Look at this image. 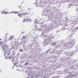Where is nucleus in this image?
Listing matches in <instances>:
<instances>
[{"label":"nucleus","instance_id":"f257e3e1","mask_svg":"<svg viewBox=\"0 0 78 78\" xmlns=\"http://www.w3.org/2000/svg\"><path fill=\"white\" fill-rule=\"evenodd\" d=\"M0 46L2 47V49H3L4 50H5V48H6V45H5L4 44V42L3 41L0 42Z\"/></svg>","mask_w":78,"mask_h":78},{"label":"nucleus","instance_id":"f03ea898","mask_svg":"<svg viewBox=\"0 0 78 78\" xmlns=\"http://www.w3.org/2000/svg\"><path fill=\"white\" fill-rule=\"evenodd\" d=\"M30 20V18L29 17H26L23 19V22H28Z\"/></svg>","mask_w":78,"mask_h":78},{"label":"nucleus","instance_id":"7ed1b4c3","mask_svg":"<svg viewBox=\"0 0 78 78\" xmlns=\"http://www.w3.org/2000/svg\"><path fill=\"white\" fill-rule=\"evenodd\" d=\"M24 14L25 16V15H27V14H30V9H27L26 11V12L24 13Z\"/></svg>","mask_w":78,"mask_h":78},{"label":"nucleus","instance_id":"20e7f679","mask_svg":"<svg viewBox=\"0 0 78 78\" xmlns=\"http://www.w3.org/2000/svg\"><path fill=\"white\" fill-rule=\"evenodd\" d=\"M18 16H19L20 17H22V16H25V14L23 13H18Z\"/></svg>","mask_w":78,"mask_h":78},{"label":"nucleus","instance_id":"39448f33","mask_svg":"<svg viewBox=\"0 0 78 78\" xmlns=\"http://www.w3.org/2000/svg\"><path fill=\"white\" fill-rule=\"evenodd\" d=\"M75 41L74 40L72 41H71L70 43H69V44L70 45H73L74 44H75Z\"/></svg>","mask_w":78,"mask_h":78},{"label":"nucleus","instance_id":"423d86ee","mask_svg":"<svg viewBox=\"0 0 78 78\" xmlns=\"http://www.w3.org/2000/svg\"><path fill=\"white\" fill-rule=\"evenodd\" d=\"M4 14H8L9 13L7 12H4Z\"/></svg>","mask_w":78,"mask_h":78},{"label":"nucleus","instance_id":"0eeeda50","mask_svg":"<svg viewBox=\"0 0 78 78\" xmlns=\"http://www.w3.org/2000/svg\"><path fill=\"white\" fill-rule=\"evenodd\" d=\"M9 59H12V57H11V56H9L8 57Z\"/></svg>","mask_w":78,"mask_h":78},{"label":"nucleus","instance_id":"6e6552de","mask_svg":"<svg viewBox=\"0 0 78 78\" xmlns=\"http://www.w3.org/2000/svg\"><path fill=\"white\" fill-rule=\"evenodd\" d=\"M23 39H27V37H26V36H23Z\"/></svg>","mask_w":78,"mask_h":78},{"label":"nucleus","instance_id":"1a4fd4ad","mask_svg":"<svg viewBox=\"0 0 78 78\" xmlns=\"http://www.w3.org/2000/svg\"><path fill=\"white\" fill-rule=\"evenodd\" d=\"M13 38V37H10V40L12 39Z\"/></svg>","mask_w":78,"mask_h":78},{"label":"nucleus","instance_id":"9d476101","mask_svg":"<svg viewBox=\"0 0 78 78\" xmlns=\"http://www.w3.org/2000/svg\"><path fill=\"white\" fill-rule=\"evenodd\" d=\"M28 63L27 62H26L25 64V66H27V65H28Z\"/></svg>","mask_w":78,"mask_h":78},{"label":"nucleus","instance_id":"9b49d317","mask_svg":"<svg viewBox=\"0 0 78 78\" xmlns=\"http://www.w3.org/2000/svg\"><path fill=\"white\" fill-rule=\"evenodd\" d=\"M15 14H18V13H19V12H14Z\"/></svg>","mask_w":78,"mask_h":78},{"label":"nucleus","instance_id":"f8f14e48","mask_svg":"<svg viewBox=\"0 0 78 78\" xmlns=\"http://www.w3.org/2000/svg\"><path fill=\"white\" fill-rule=\"evenodd\" d=\"M23 51V49H21L20 50V51H21V52H22V51Z\"/></svg>","mask_w":78,"mask_h":78},{"label":"nucleus","instance_id":"ddd939ff","mask_svg":"<svg viewBox=\"0 0 78 78\" xmlns=\"http://www.w3.org/2000/svg\"><path fill=\"white\" fill-rule=\"evenodd\" d=\"M3 12V11H2V14H3V13H4L3 12Z\"/></svg>","mask_w":78,"mask_h":78},{"label":"nucleus","instance_id":"4468645a","mask_svg":"<svg viewBox=\"0 0 78 78\" xmlns=\"http://www.w3.org/2000/svg\"><path fill=\"white\" fill-rule=\"evenodd\" d=\"M14 12H10V13H13Z\"/></svg>","mask_w":78,"mask_h":78},{"label":"nucleus","instance_id":"2eb2a0df","mask_svg":"<svg viewBox=\"0 0 78 78\" xmlns=\"http://www.w3.org/2000/svg\"><path fill=\"white\" fill-rule=\"evenodd\" d=\"M43 78H47V77H46V76H44V77Z\"/></svg>","mask_w":78,"mask_h":78},{"label":"nucleus","instance_id":"dca6fc26","mask_svg":"<svg viewBox=\"0 0 78 78\" xmlns=\"http://www.w3.org/2000/svg\"><path fill=\"white\" fill-rule=\"evenodd\" d=\"M76 11H78V8L76 9Z\"/></svg>","mask_w":78,"mask_h":78},{"label":"nucleus","instance_id":"f3484780","mask_svg":"<svg viewBox=\"0 0 78 78\" xmlns=\"http://www.w3.org/2000/svg\"><path fill=\"white\" fill-rule=\"evenodd\" d=\"M6 36H7V34H5Z\"/></svg>","mask_w":78,"mask_h":78},{"label":"nucleus","instance_id":"a211bd4d","mask_svg":"<svg viewBox=\"0 0 78 78\" xmlns=\"http://www.w3.org/2000/svg\"><path fill=\"white\" fill-rule=\"evenodd\" d=\"M12 62H14V60H12Z\"/></svg>","mask_w":78,"mask_h":78},{"label":"nucleus","instance_id":"6ab92c4d","mask_svg":"<svg viewBox=\"0 0 78 78\" xmlns=\"http://www.w3.org/2000/svg\"><path fill=\"white\" fill-rule=\"evenodd\" d=\"M51 78H55V77H52Z\"/></svg>","mask_w":78,"mask_h":78}]
</instances>
